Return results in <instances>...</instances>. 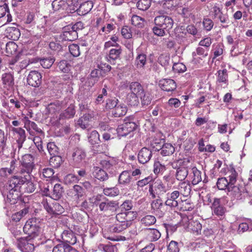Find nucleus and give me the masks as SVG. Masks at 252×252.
Returning a JSON list of instances; mask_svg holds the SVG:
<instances>
[{
  "label": "nucleus",
  "mask_w": 252,
  "mask_h": 252,
  "mask_svg": "<svg viewBox=\"0 0 252 252\" xmlns=\"http://www.w3.org/2000/svg\"><path fill=\"white\" fill-rule=\"evenodd\" d=\"M26 178L22 176H14L8 181L7 189L9 190L7 199L11 204H15L20 197L19 188L26 182Z\"/></svg>",
  "instance_id": "1"
},
{
  "label": "nucleus",
  "mask_w": 252,
  "mask_h": 252,
  "mask_svg": "<svg viewBox=\"0 0 252 252\" xmlns=\"http://www.w3.org/2000/svg\"><path fill=\"white\" fill-rule=\"evenodd\" d=\"M94 203L98 205L100 211L107 212L116 209L118 204L116 201L109 200L105 198H101V196L97 195L94 198Z\"/></svg>",
  "instance_id": "2"
},
{
  "label": "nucleus",
  "mask_w": 252,
  "mask_h": 252,
  "mask_svg": "<svg viewBox=\"0 0 252 252\" xmlns=\"http://www.w3.org/2000/svg\"><path fill=\"white\" fill-rule=\"evenodd\" d=\"M23 231L28 235L27 237L34 239L37 237L39 234L40 228L36 220L32 218L28 220L23 227Z\"/></svg>",
  "instance_id": "3"
},
{
  "label": "nucleus",
  "mask_w": 252,
  "mask_h": 252,
  "mask_svg": "<svg viewBox=\"0 0 252 252\" xmlns=\"http://www.w3.org/2000/svg\"><path fill=\"white\" fill-rule=\"evenodd\" d=\"M44 208L50 215H59L63 212V207L58 202L52 201L51 199L48 200L44 199L42 202Z\"/></svg>",
  "instance_id": "4"
},
{
  "label": "nucleus",
  "mask_w": 252,
  "mask_h": 252,
  "mask_svg": "<svg viewBox=\"0 0 252 252\" xmlns=\"http://www.w3.org/2000/svg\"><path fill=\"white\" fill-rule=\"evenodd\" d=\"M149 192L153 198L163 195L167 191L162 181L157 180L154 181L149 188Z\"/></svg>",
  "instance_id": "5"
},
{
  "label": "nucleus",
  "mask_w": 252,
  "mask_h": 252,
  "mask_svg": "<svg viewBox=\"0 0 252 252\" xmlns=\"http://www.w3.org/2000/svg\"><path fill=\"white\" fill-rule=\"evenodd\" d=\"M85 193V189L80 186L76 185L68 190L67 195L71 200L75 204H79L81 198L84 196Z\"/></svg>",
  "instance_id": "6"
},
{
  "label": "nucleus",
  "mask_w": 252,
  "mask_h": 252,
  "mask_svg": "<svg viewBox=\"0 0 252 252\" xmlns=\"http://www.w3.org/2000/svg\"><path fill=\"white\" fill-rule=\"evenodd\" d=\"M155 23L157 26L166 30L167 31L171 29L173 25V20L171 17L166 15H162L156 16L154 20Z\"/></svg>",
  "instance_id": "7"
},
{
  "label": "nucleus",
  "mask_w": 252,
  "mask_h": 252,
  "mask_svg": "<svg viewBox=\"0 0 252 252\" xmlns=\"http://www.w3.org/2000/svg\"><path fill=\"white\" fill-rule=\"evenodd\" d=\"M129 90L130 91V93L143 97L144 104L148 105L150 103L151 99L145 95L143 87L139 83L137 82H131L129 85Z\"/></svg>",
  "instance_id": "8"
},
{
  "label": "nucleus",
  "mask_w": 252,
  "mask_h": 252,
  "mask_svg": "<svg viewBox=\"0 0 252 252\" xmlns=\"http://www.w3.org/2000/svg\"><path fill=\"white\" fill-rule=\"evenodd\" d=\"M33 239L29 237L21 238L18 240L17 246L22 252H32L34 249Z\"/></svg>",
  "instance_id": "9"
},
{
  "label": "nucleus",
  "mask_w": 252,
  "mask_h": 252,
  "mask_svg": "<svg viewBox=\"0 0 252 252\" xmlns=\"http://www.w3.org/2000/svg\"><path fill=\"white\" fill-rule=\"evenodd\" d=\"M136 126L134 122L125 120L124 124L118 126L117 129V133L120 136H125L133 131L136 128Z\"/></svg>",
  "instance_id": "10"
},
{
  "label": "nucleus",
  "mask_w": 252,
  "mask_h": 252,
  "mask_svg": "<svg viewBox=\"0 0 252 252\" xmlns=\"http://www.w3.org/2000/svg\"><path fill=\"white\" fill-rule=\"evenodd\" d=\"M21 162L23 167L25 168L24 172L28 174V176H29V173L34 166L33 157L30 154L25 155L22 157Z\"/></svg>",
  "instance_id": "11"
},
{
  "label": "nucleus",
  "mask_w": 252,
  "mask_h": 252,
  "mask_svg": "<svg viewBox=\"0 0 252 252\" xmlns=\"http://www.w3.org/2000/svg\"><path fill=\"white\" fill-rule=\"evenodd\" d=\"M209 50L202 47H198L195 51L192 53V62L195 63H199L203 59L206 58L208 55Z\"/></svg>",
  "instance_id": "12"
},
{
  "label": "nucleus",
  "mask_w": 252,
  "mask_h": 252,
  "mask_svg": "<svg viewBox=\"0 0 252 252\" xmlns=\"http://www.w3.org/2000/svg\"><path fill=\"white\" fill-rule=\"evenodd\" d=\"M42 76L37 71H31L27 77V82L29 85L38 87L41 84Z\"/></svg>",
  "instance_id": "13"
},
{
  "label": "nucleus",
  "mask_w": 252,
  "mask_h": 252,
  "mask_svg": "<svg viewBox=\"0 0 252 252\" xmlns=\"http://www.w3.org/2000/svg\"><path fill=\"white\" fill-rule=\"evenodd\" d=\"M136 215L134 212H123L118 214L116 218L118 222L128 223L130 225L131 221L136 218Z\"/></svg>",
  "instance_id": "14"
},
{
  "label": "nucleus",
  "mask_w": 252,
  "mask_h": 252,
  "mask_svg": "<svg viewBox=\"0 0 252 252\" xmlns=\"http://www.w3.org/2000/svg\"><path fill=\"white\" fill-rule=\"evenodd\" d=\"M151 208L153 212L159 217H162L165 211L164 206L160 199L154 200L151 203Z\"/></svg>",
  "instance_id": "15"
},
{
  "label": "nucleus",
  "mask_w": 252,
  "mask_h": 252,
  "mask_svg": "<svg viewBox=\"0 0 252 252\" xmlns=\"http://www.w3.org/2000/svg\"><path fill=\"white\" fill-rule=\"evenodd\" d=\"M62 241L66 245H73L77 242L76 237L73 231L67 229L63 231L61 235Z\"/></svg>",
  "instance_id": "16"
},
{
  "label": "nucleus",
  "mask_w": 252,
  "mask_h": 252,
  "mask_svg": "<svg viewBox=\"0 0 252 252\" xmlns=\"http://www.w3.org/2000/svg\"><path fill=\"white\" fill-rule=\"evenodd\" d=\"M0 18L3 25L12 21V16L9 13L8 6L5 3L0 5Z\"/></svg>",
  "instance_id": "17"
},
{
  "label": "nucleus",
  "mask_w": 252,
  "mask_h": 252,
  "mask_svg": "<svg viewBox=\"0 0 252 252\" xmlns=\"http://www.w3.org/2000/svg\"><path fill=\"white\" fill-rule=\"evenodd\" d=\"M167 199L165 201V205L171 207H176L178 206L179 200H178L180 192L178 190H175L170 194H167Z\"/></svg>",
  "instance_id": "18"
},
{
  "label": "nucleus",
  "mask_w": 252,
  "mask_h": 252,
  "mask_svg": "<svg viewBox=\"0 0 252 252\" xmlns=\"http://www.w3.org/2000/svg\"><path fill=\"white\" fill-rule=\"evenodd\" d=\"M159 86L162 90L167 91H173L176 88L175 82L171 79H163L159 81Z\"/></svg>",
  "instance_id": "19"
},
{
  "label": "nucleus",
  "mask_w": 252,
  "mask_h": 252,
  "mask_svg": "<svg viewBox=\"0 0 252 252\" xmlns=\"http://www.w3.org/2000/svg\"><path fill=\"white\" fill-rule=\"evenodd\" d=\"M132 181V177L131 176V172L128 170L123 171L119 175L118 184L125 186H128Z\"/></svg>",
  "instance_id": "20"
},
{
  "label": "nucleus",
  "mask_w": 252,
  "mask_h": 252,
  "mask_svg": "<svg viewBox=\"0 0 252 252\" xmlns=\"http://www.w3.org/2000/svg\"><path fill=\"white\" fill-rule=\"evenodd\" d=\"M212 210L213 214L218 216H222L225 212V208L220 204V200L215 198L212 205Z\"/></svg>",
  "instance_id": "21"
},
{
  "label": "nucleus",
  "mask_w": 252,
  "mask_h": 252,
  "mask_svg": "<svg viewBox=\"0 0 252 252\" xmlns=\"http://www.w3.org/2000/svg\"><path fill=\"white\" fill-rule=\"evenodd\" d=\"M152 156V152L149 149L143 148L138 153V159L140 163L144 164L150 160Z\"/></svg>",
  "instance_id": "22"
},
{
  "label": "nucleus",
  "mask_w": 252,
  "mask_h": 252,
  "mask_svg": "<svg viewBox=\"0 0 252 252\" xmlns=\"http://www.w3.org/2000/svg\"><path fill=\"white\" fill-rule=\"evenodd\" d=\"M86 154L84 151L79 148L74 149L72 154V159L75 164H78L81 163L85 158Z\"/></svg>",
  "instance_id": "23"
},
{
  "label": "nucleus",
  "mask_w": 252,
  "mask_h": 252,
  "mask_svg": "<svg viewBox=\"0 0 252 252\" xmlns=\"http://www.w3.org/2000/svg\"><path fill=\"white\" fill-rule=\"evenodd\" d=\"M5 36L13 40H16L20 36L21 33L18 28L15 27H9L5 31Z\"/></svg>",
  "instance_id": "24"
},
{
  "label": "nucleus",
  "mask_w": 252,
  "mask_h": 252,
  "mask_svg": "<svg viewBox=\"0 0 252 252\" xmlns=\"http://www.w3.org/2000/svg\"><path fill=\"white\" fill-rule=\"evenodd\" d=\"M225 175L226 177L225 178H227L229 185L232 186L236 184L238 173L233 167L230 166L228 167Z\"/></svg>",
  "instance_id": "25"
},
{
  "label": "nucleus",
  "mask_w": 252,
  "mask_h": 252,
  "mask_svg": "<svg viewBox=\"0 0 252 252\" xmlns=\"http://www.w3.org/2000/svg\"><path fill=\"white\" fill-rule=\"evenodd\" d=\"M188 228L189 231H191L195 235H198L200 234L202 225L198 220H192L189 221Z\"/></svg>",
  "instance_id": "26"
},
{
  "label": "nucleus",
  "mask_w": 252,
  "mask_h": 252,
  "mask_svg": "<svg viewBox=\"0 0 252 252\" xmlns=\"http://www.w3.org/2000/svg\"><path fill=\"white\" fill-rule=\"evenodd\" d=\"M78 33L76 31H74L71 28L65 29L62 34V38L64 40L73 41L77 39Z\"/></svg>",
  "instance_id": "27"
},
{
  "label": "nucleus",
  "mask_w": 252,
  "mask_h": 252,
  "mask_svg": "<svg viewBox=\"0 0 252 252\" xmlns=\"http://www.w3.org/2000/svg\"><path fill=\"white\" fill-rule=\"evenodd\" d=\"M147 238L151 241H156L161 236L159 231L157 229L147 228L144 230Z\"/></svg>",
  "instance_id": "28"
},
{
  "label": "nucleus",
  "mask_w": 252,
  "mask_h": 252,
  "mask_svg": "<svg viewBox=\"0 0 252 252\" xmlns=\"http://www.w3.org/2000/svg\"><path fill=\"white\" fill-rule=\"evenodd\" d=\"M93 116L90 114H85L78 119L77 125L83 129L87 128L90 125V122L92 120Z\"/></svg>",
  "instance_id": "29"
},
{
  "label": "nucleus",
  "mask_w": 252,
  "mask_h": 252,
  "mask_svg": "<svg viewBox=\"0 0 252 252\" xmlns=\"http://www.w3.org/2000/svg\"><path fill=\"white\" fill-rule=\"evenodd\" d=\"M93 176L100 181H105L108 179V176L107 173L99 167H94L93 171Z\"/></svg>",
  "instance_id": "30"
},
{
  "label": "nucleus",
  "mask_w": 252,
  "mask_h": 252,
  "mask_svg": "<svg viewBox=\"0 0 252 252\" xmlns=\"http://www.w3.org/2000/svg\"><path fill=\"white\" fill-rule=\"evenodd\" d=\"M16 166L15 160H12L10 162V166L9 168H2L0 169V176L6 178L9 175L14 173L15 171Z\"/></svg>",
  "instance_id": "31"
},
{
  "label": "nucleus",
  "mask_w": 252,
  "mask_h": 252,
  "mask_svg": "<svg viewBox=\"0 0 252 252\" xmlns=\"http://www.w3.org/2000/svg\"><path fill=\"white\" fill-rule=\"evenodd\" d=\"M93 7V2L91 1H87L80 5L77 12L79 15H84L88 13Z\"/></svg>",
  "instance_id": "32"
},
{
  "label": "nucleus",
  "mask_w": 252,
  "mask_h": 252,
  "mask_svg": "<svg viewBox=\"0 0 252 252\" xmlns=\"http://www.w3.org/2000/svg\"><path fill=\"white\" fill-rule=\"evenodd\" d=\"M63 192V189L62 185L59 184H56L54 186L50 197L52 199L57 200L61 198Z\"/></svg>",
  "instance_id": "33"
},
{
  "label": "nucleus",
  "mask_w": 252,
  "mask_h": 252,
  "mask_svg": "<svg viewBox=\"0 0 252 252\" xmlns=\"http://www.w3.org/2000/svg\"><path fill=\"white\" fill-rule=\"evenodd\" d=\"M227 191L228 195L231 196L234 198L238 199L241 198V191L240 190L239 187L238 186L235 185V184L232 186L229 185Z\"/></svg>",
  "instance_id": "34"
},
{
  "label": "nucleus",
  "mask_w": 252,
  "mask_h": 252,
  "mask_svg": "<svg viewBox=\"0 0 252 252\" xmlns=\"http://www.w3.org/2000/svg\"><path fill=\"white\" fill-rule=\"evenodd\" d=\"M127 112V108L124 104L118 105L112 110V114L115 117H120L126 115Z\"/></svg>",
  "instance_id": "35"
},
{
  "label": "nucleus",
  "mask_w": 252,
  "mask_h": 252,
  "mask_svg": "<svg viewBox=\"0 0 252 252\" xmlns=\"http://www.w3.org/2000/svg\"><path fill=\"white\" fill-rule=\"evenodd\" d=\"M146 55L144 54H140L135 60L134 65L138 69L143 68L146 64Z\"/></svg>",
  "instance_id": "36"
},
{
  "label": "nucleus",
  "mask_w": 252,
  "mask_h": 252,
  "mask_svg": "<svg viewBox=\"0 0 252 252\" xmlns=\"http://www.w3.org/2000/svg\"><path fill=\"white\" fill-rule=\"evenodd\" d=\"M180 194L184 196H188L189 194L191 189L189 185L185 182H182L178 185V188Z\"/></svg>",
  "instance_id": "37"
},
{
  "label": "nucleus",
  "mask_w": 252,
  "mask_h": 252,
  "mask_svg": "<svg viewBox=\"0 0 252 252\" xmlns=\"http://www.w3.org/2000/svg\"><path fill=\"white\" fill-rule=\"evenodd\" d=\"M160 150V153L163 156L171 155L175 151L174 147L170 143H166L164 145H162Z\"/></svg>",
  "instance_id": "38"
},
{
  "label": "nucleus",
  "mask_w": 252,
  "mask_h": 252,
  "mask_svg": "<svg viewBox=\"0 0 252 252\" xmlns=\"http://www.w3.org/2000/svg\"><path fill=\"white\" fill-rule=\"evenodd\" d=\"M188 173L189 171L187 167H180L177 169L176 173V179L179 181H183L186 178Z\"/></svg>",
  "instance_id": "39"
},
{
  "label": "nucleus",
  "mask_w": 252,
  "mask_h": 252,
  "mask_svg": "<svg viewBox=\"0 0 252 252\" xmlns=\"http://www.w3.org/2000/svg\"><path fill=\"white\" fill-rule=\"evenodd\" d=\"M139 98L142 100V102L144 104L143 102V97L137 96L131 93H129L127 96V101L128 104L131 106L137 105L139 103Z\"/></svg>",
  "instance_id": "40"
},
{
  "label": "nucleus",
  "mask_w": 252,
  "mask_h": 252,
  "mask_svg": "<svg viewBox=\"0 0 252 252\" xmlns=\"http://www.w3.org/2000/svg\"><path fill=\"white\" fill-rule=\"evenodd\" d=\"M130 225L128 223L117 222L111 228V231L115 233H120L126 229Z\"/></svg>",
  "instance_id": "41"
},
{
  "label": "nucleus",
  "mask_w": 252,
  "mask_h": 252,
  "mask_svg": "<svg viewBox=\"0 0 252 252\" xmlns=\"http://www.w3.org/2000/svg\"><path fill=\"white\" fill-rule=\"evenodd\" d=\"M18 49V45L13 41H10L6 44L5 51L7 56L15 54Z\"/></svg>",
  "instance_id": "42"
},
{
  "label": "nucleus",
  "mask_w": 252,
  "mask_h": 252,
  "mask_svg": "<svg viewBox=\"0 0 252 252\" xmlns=\"http://www.w3.org/2000/svg\"><path fill=\"white\" fill-rule=\"evenodd\" d=\"M131 23L133 26L138 28H142L144 26L145 20L142 17L134 15L131 18Z\"/></svg>",
  "instance_id": "43"
},
{
  "label": "nucleus",
  "mask_w": 252,
  "mask_h": 252,
  "mask_svg": "<svg viewBox=\"0 0 252 252\" xmlns=\"http://www.w3.org/2000/svg\"><path fill=\"white\" fill-rule=\"evenodd\" d=\"M72 248L68 245L60 244L53 249V252H70Z\"/></svg>",
  "instance_id": "44"
},
{
  "label": "nucleus",
  "mask_w": 252,
  "mask_h": 252,
  "mask_svg": "<svg viewBox=\"0 0 252 252\" xmlns=\"http://www.w3.org/2000/svg\"><path fill=\"white\" fill-rule=\"evenodd\" d=\"M24 127L27 129V130H28L30 128H32L33 129L39 133L42 132L41 130L38 127L37 125L34 122L29 120L28 118L27 117L24 118Z\"/></svg>",
  "instance_id": "45"
},
{
  "label": "nucleus",
  "mask_w": 252,
  "mask_h": 252,
  "mask_svg": "<svg viewBox=\"0 0 252 252\" xmlns=\"http://www.w3.org/2000/svg\"><path fill=\"white\" fill-rule=\"evenodd\" d=\"M2 81L3 84L6 86L10 87L14 84L13 76L10 73H4L2 74Z\"/></svg>",
  "instance_id": "46"
},
{
  "label": "nucleus",
  "mask_w": 252,
  "mask_h": 252,
  "mask_svg": "<svg viewBox=\"0 0 252 252\" xmlns=\"http://www.w3.org/2000/svg\"><path fill=\"white\" fill-rule=\"evenodd\" d=\"M192 172L193 173L192 184L193 185H197L202 180L201 173L195 167L192 169Z\"/></svg>",
  "instance_id": "47"
},
{
  "label": "nucleus",
  "mask_w": 252,
  "mask_h": 252,
  "mask_svg": "<svg viewBox=\"0 0 252 252\" xmlns=\"http://www.w3.org/2000/svg\"><path fill=\"white\" fill-rule=\"evenodd\" d=\"M29 212V210L28 208H24L20 211L17 212L12 215L11 217L12 220L18 222L20 221V220L26 214H27Z\"/></svg>",
  "instance_id": "48"
},
{
  "label": "nucleus",
  "mask_w": 252,
  "mask_h": 252,
  "mask_svg": "<svg viewBox=\"0 0 252 252\" xmlns=\"http://www.w3.org/2000/svg\"><path fill=\"white\" fill-rule=\"evenodd\" d=\"M217 186L219 189L223 190L226 189H228V187H229V184L226 178L222 177L218 180Z\"/></svg>",
  "instance_id": "49"
},
{
  "label": "nucleus",
  "mask_w": 252,
  "mask_h": 252,
  "mask_svg": "<svg viewBox=\"0 0 252 252\" xmlns=\"http://www.w3.org/2000/svg\"><path fill=\"white\" fill-rule=\"evenodd\" d=\"M227 81V73L226 69L220 70L218 71L217 82L226 84Z\"/></svg>",
  "instance_id": "50"
},
{
  "label": "nucleus",
  "mask_w": 252,
  "mask_h": 252,
  "mask_svg": "<svg viewBox=\"0 0 252 252\" xmlns=\"http://www.w3.org/2000/svg\"><path fill=\"white\" fill-rule=\"evenodd\" d=\"M100 164L104 168L110 169L114 165L116 164V161L112 158L102 160Z\"/></svg>",
  "instance_id": "51"
},
{
  "label": "nucleus",
  "mask_w": 252,
  "mask_h": 252,
  "mask_svg": "<svg viewBox=\"0 0 252 252\" xmlns=\"http://www.w3.org/2000/svg\"><path fill=\"white\" fill-rule=\"evenodd\" d=\"M52 6L54 11H59L64 9L65 2L63 0H55L52 2Z\"/></svg>",
  "instance_id": "52"
},
{
  "label": "nucleus",
  "mask_w": 252,
  "mask_h": 252,
  "mask_svg": "<svg viewBox=\"0 0 252 252\" xmlns=\"http://www.w3.org/2000/svg\"><path fill=\"white\" fill-rule=\"evenodd\" d=\"M89 142L94 145L97 144L99 141V135L98 132L96 130L92 131L88 137Z\"/></svg>",
  "instance_id": "53"
},
{
  "label": "nucleus",
  "mask_w": 252,
  "mask_h": 252,
  "mask_svg": "<svg viewBox=\"0 0 252 252\" xmlns=\"http://www.w3.org/2000/svg\"><path fill=\"white\" fill-rule=\"evenodd\" d=\"M156 221V218L152 215H147L143 218L141 220L142 224H144L146 226L154 224Z\"/></svg>",
  "instance_id": "54"
},
{
  "label": "nucleus",
  "mask_w": 252,
  "mask_h": 252,
  "mask_svg": "<svg viewBox=\"0 0 252 252\" xmlns=\"http://www.w3.org/2000/svg\"><path fill=\"white\" fill-rule=\"evenodd\" d=\"M62 161V160L61 157L57 155L53 156L52 157L50 158L49 160L50 165L55 168L59 167L60 166Z\"/></svg>",
  "instance_id": "55"
},
{
  "label": "nucleus",
  "mask_w": 252,
  "mask_h": 252,
  "mask_svg": "<svg viewBox=\"0 0 252 252\" xmlns=\"http://www.w3.org/2000/svg\"><path fill=\"white\" fill-rule=\"evenodd\" d=\"M55 62V59L52 57L42 59L40 61V63L43 67L45 68H50Z\"/></svg>",
  "instance_id": "56"
},
{
  "label": "nucleus",
  "mask_w": 252,
  "mask_h": 252,
  "mask_svg": "<svg viewBox=\"0 0 252 252\" xmlns=\"http://www.w3.org/2000/svg\"><path fill=\"white\" fill-rule=\"evenodd\" d=\"M170 61V56L167 54H161L158 59V63L164 67H166L169 65Z\"/></svg>",
  "instance_id": "57"
},
{
  "label": "nucleus",
  "mask_w": 252,
  "mask_h": 252,
  "mask_svg": "<svg viewBox=\"0 0 252 252\" xmlns=\"http://www.w3.org/2000/svg\"><path fill=\"white\" fill-rule=\"evenodd\" d=\"M150 0H139L137 2V8L141 10H146L150 6Z\"/></svg>",
  "instance_id": "58"
},
{
  "label": "nucleus",
  "mask_w": 252,
  "mask_h": 252,
  "mask_svg": "<svg viewBox=\"0 0 252 252\" xmlns=\"http://www.w3.org/2000/svg\"><path fill=\"white\" fill-rule=\"evenodd\" d=\"M22 177H25L26 178V181L23 184V185H25V191L28 193H31V192H33L35 189L33 183L32 182L28 180V179L26 177L27 176H24V177H23V176H22Z\"/></svg>",
  "instance_id": "59"
},
{
  "label": "nucleus",
  "mask_w": 252,
  "mask_h": 252,
  "mask_svg": "<svg viewBox=\"0 0 252 252\" xmlns=\"http://www.w3.org/2000/svg\"><path fill=\"white\" fill-rule=\"evenodd\" d=\"M47 148L49 154L51 156L57 155L58 154V148L54 142L48 143Z\"/></svg>",
  "instance_id": "60"
},
{
  "label": "nucleus",
  "mask_w": 252,
  "mask_h": 252,
  "mask_svg": "<svg viewBox=\"0 0 252 252\" xmlns=\"http://www.w3.org/2000/svg\"><path fill=\"white\" fill-rule=\"evenodd\" d=\"M69 50L71 55L74 57H78L80 55V49L78 45L73 44L69 46Z\"/></svg>",
  "instance_id": "61"
},
{
  "label": "nucleus",
  "mask_w": 252,
  "mask_h": 252,
  "mask_svg": "<svg viewBox=\"0 0 252 252\" xmlns=\"http://www.w3.org/2000/svg\"><path fill=\"white\" fill-rule=\"evenodd\" d=\"M103 192L106 195L113 196L118 195L119 191L116 188H112L104 189Z\"/></svg>",
  "instance_id": "62"
},
{
  "label": "nucleus",
  "mask_w": 252,
  "mask_h": 252,
  "mask_svg": "<svg viewBox=\"0 0 252 252\" xmlns=\"http://www.w3.org/2000/svg\"><path fill=\"white\" fill-rule=\"evenodd\" d=\"M172 69L176 72H184L186 70V66L183 63H178L173 64Z\"/></svg>",
  "instance_id": "63"
},
{
  "label": "nucleus",
  "mask_w": 252,
  "mask_h": 252,
  "mask_svg": "<svg viewBox=\"0 0 252 252\" xmlns=\"http://www.w3.org/2000/svg\"><path fill=\"white\" fill-rule=\"evenodd\" d=\"M212 44V39L210 37L205 38L199 42V45L209 50Z\"/></svg>",
  "instance_id": "64"
}]
</instances>
